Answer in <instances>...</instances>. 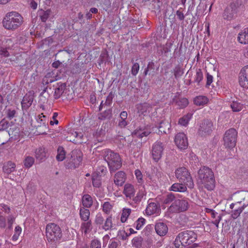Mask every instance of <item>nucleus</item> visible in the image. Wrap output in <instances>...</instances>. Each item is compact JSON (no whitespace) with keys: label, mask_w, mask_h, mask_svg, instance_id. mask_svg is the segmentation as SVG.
<instances>
[{"label":"nucleus","mask_w":248,"mask_h":248,"mask_svg":"<svg viewBox=\"0 0 248 248\" xmlns=\"http://www.w3.org/2000/svg\"><path fill=\"white\" fill-rule=\"evenodd\" d=\"M23 23V18L22 16L14 11L7 13L2 20L3 27L11 31L18 29Z\"/></svg>","instance_id":"1"},{"label":"nucleus","mask_w":248,"mask_h":248,"mask_svg":"<svg viewBox=\"0 0 248 248\" xmlns=\"http://www.w3.org/2000/svg\"><path fill=\"white\" fill-rule=\"evenodd\" d=\"M198 177L204 187L208 190H213L215 186L214 174L208 167H203L198 171Z\"/></svg>","instance_id":"2"},{"label":"nucleus","mask_w":248,"mask_h":248,"mask_svg":"<svg viewBox=\"0 0 248 248\" xmlns=\"http://www.w3.org/2000/svg\"><path fill=\"white\" fill-rule=\"evenodd\" d=\"M197 239V234L192 231L182 232L177 235L174 242L176 248H183L187 247Z\"/></svg>","instance_id":"3"},{"label":"nucleus","mask_w":248,"mask_h":248,"mask_svg":"<svg viewBox=\"0 0 248 248\" xmlns=\"http://www.w3.org/2000/svg\"><path fill=\"white\" fill-rule=\"evenodd\" d=\"M45 236L46 240L48 243H57L62 237V232L60 227L54 223L47 224L46 227Z\"/></svg>","instance_id":"4"},{"label":"nucleus","mask_w":248,"mask_h":248,"mask_svg":"<svg viewBox=\"0 0 248 248\" xmlns=\"http://www.w3.org/2000/svg\"><path fill=\"white\" fill-rule=\"evenodd\" d=\"M175 176L180 183L186 185L189 188L194 187V185L192 177L186 168H178L175 171Z\"/></svg>","instance_id":"5"},{"label":"nucleus","mask_w":248,"mask_h":248,"mask_svg":"<svg viewBox=\"0 0 248 248\" xmlns=\"http://www.w3.org/2000/svg\"><path fill=\"white\" fill-rule=\"evenodd\" d=\"M237 134V131L233 128H230L225 132L223 136V144L226 148L232 149L235 146Z\"/></svg>","instance_id":"6"},{"label":"nucleus","mask_w":248,"mask_h":248,"mask_svg":"<svg viewBox=\"0 0 248 248\" xmlns=\"http://www.w3.org/2000/svg\"><path fill=\"white\" fill-rule=\"evenodd\" d=\"M189 206L186 200L176 199L168 208V212L170 213L183 212L187 210Z\"/></svg>","instance_id":"7"},{"label":"nucleus","mask_w":248,"mask_h":248,"mask_svg":"<svg viewBox=\"0 0 248 248\" xmlns=\"http://www.w3.org/2000/svg\"><path fill=\"white\" fill-rule=\"evenodd\" d=\"M214 129L212 122L208 119L204 120L200 125L198 130V134L201 137L209 135Z\"/></svg>","instance_id":"8"},{"label":"nucleus","mask_w":248,"mask_h":248,"mask_svg":"<svg viewBox=\"0 0 248 248\" xmlns=\"http://www.w3.org/2000/svg\"><path fill=\"white\" fill-rule=\"evenodd\" d=\"M109 170L111 171H115L122 166V161L120 156L117 153L109 151Z\"/></svg>","instance_id":"9"},{"label":"nucleus","mask_w":248,"mask_h":248,"mask_svg":"<svg viewBox=\"0 0 248 248\" xmlns=\"http://www.w3.org/2000/svg\"><path fill=\"white\" fill-rule=\"evenodd\" d=\"M164 149V145L160 141H157L153 145L152 155L154 160L157 162L161 158Z\"/></svg>","instance_id":"10"},{"label":"nucleus","mask_w":248,"mask_h":248,"mask_svg":"<svg viewBox=\"0 0 248 248\" xmlns=\"http://www.w3.org/2000/svg\"><path fill=\"white\" fill-rule=\"evenodd\" d=\"M174 141L178 148L181 150H185L188 146L187 139L184 133H178L175 136Z\"/></svg>","instance_id":"11"},{"label":"nucleus","mask_w":248,"mask_h":248,"mask_svg":"<svg viewBox=\"0 0 248 248\" xmlns=\"http://www.w3.org/2000/svg\"><path fill=\"white\" fill-rule=\"evenodd\" d=\"M240 85L245 88H248V65L243 67L239 74Z\"/></svg>","instance_id":"12"},{"label":"nucleus","mask_w":248,"mask_h":248,"mask_svg":"<svg viewBox=\"0 0 248 248\" xmlns=\"http://www.w3.org/2000/svg\"><path fill=\"white\" fill-rule=\"evenodd\" d=\"M238 12V10L236 8L230 4L225 8L223 13V16L224 19L230 20L235 18L237 16Z\"/></svg>","instance_id":"13"},{"label":"nucleus","mask_w":248,"mask_h":248,"mask_svg":"<svg viewBox=\"0 0 248 248\" xmlns=\"http://www.w3.org/2000/svg\"><path fill=\"white\" fill-rule=\"evenodd\" d=\"M160 211L159 204L155 202L149 203L146 209V213L148 215H152L155 214H158Z\"/></svg>","instance_id":"14"},{"label":"nucleus","mask_w":248,"mask_h":248,"mask_svg":"<svg viewBox=\"0 0 248 248\" xmlns=\"http://www.w3.org/2000/svg\"><path fill=\"white\" fill-rule=\"evenodd\" d=\"M155 126L158 129L159 132H160L161 134H166L169 131L170 124L167 121L161 120L155 124Z\"/></svg>","instance_id":"15"},{"label":"nucleus","mask_w":248,"mask_h":248,"mask_svg":"<svg viewBox=\"0 0 248 248\" xmlns=\"http://www.w3.org/2000/svg\"><path fill=\"white\" fill-rule=\"evenodd\" d=\"M155 230L157 234L160 236L166 235L168 231L167 225L163 222H157L155 225Z\"/></svg>","instance_id":"16"},{"label":"nucleus","mask_w":248,"mask_h":248,"mask_svg":"<svg viewBox=\"0 0 248 248\" xmlns=\"http://www.w3.org/2000/svg\"><path fill=\"white\" fill-rule=\"evenodd\" d=\"M151 132L145 128L143 127H139L138 128L135 130L132 135L133 136H135L139 138H142L144 137L148 136Z\"/></svg>","instance_id":"17"},{"label":"nucleus","mask_w":248,"mask_h":248,"mask_svg":"<svg viewBox=\"0 0 248 248\" xmlns=\"http://www.w3.org/2000/svg\"><path fill=\"white\" fill-rule=\"evenodd\" d=\"M126 179L125 173L122 171L117 172L114 176V182L118 186H122Z\"/></svg>","instance_id":"18"},{"label":"nucleus","mask_w":248,"mask_h":248,"mask_svg":"<svg viewBox=\"0 0 248 248\" xmlns=\"http://www.w3.org/2000/svg\"><path fill=\"white\" fill-rule=\"evenodd\" d=\"M54 97L55 98H59L62 94L65 89L66 85L65 83L61 82L58 83L56 86H54Z\"/></svg>","instance_id":"19"},{"label":"nucleus","mask_w":248,"mask_h":248,"mask_svg":"<svg viewBox=\"0 0 248 248\" xmlns=\"http://www.w3.org/2000/svg\"><path fill=\"white\" fill-rule=\"evenodd\" d=\"M237 39L241 44H248V28L245 29L238 34Z\"/></svg>","instance_id":"20"},{"label":"nucleus","mask_w":248,"mask_h":248,"mask_svg":"<svg viewBox=\"0 0 248 248\" xmlns=\"http://www.w3.org/2000/svg\"><path fill=\"white\" fill-rule=\"evenodd\" d=\"M84 135L81 133H78L77 132H74L72 133L69 136L70 141L76 143H81L83 142L82 139L83 138Z\"/></svg>","instance_id":"21"},{"label":"nucleus","mask_w":248,"mask_h":248,"mask_svg":"<svg viewBox=\"0 0 248 248\" xmlns=\"http://www.w3.org/2000/svg\"><path fill=\"white\" fill-rule=\"evenodd\" d=\"M186 186H187L184 183H174L170 187V190L175 192H184L186 191Z\"/></svg>","instance_id":"22"},{"label":"nucleus","mask_w":248,"mask_h":248,"mask_svg":"<svg viewBox=\"0 0 248 248\" xmlns=\"http://www.w3.org/2000/svg\"><path fill=\"white\" fill-rule=\"evenodd\" d=\"M103 109H104V110L102 111L99 116V118L102 120L106 118L108 116V105L106 102L104 104L102 101L99 106V110L102 111Z\"/></svg>","instance_id":"23"},{"label":"nucleus","mask_w":248,"mask_h":248,"mask_svg":"<svg viewBox=\"0 0 248 248\" xmlns=\"http://www.w3.org/2000/svg\"><path fill=\"white\" fill-rule=\"evenodd\" d=\"M135 190L133 186L129 184H126L124 186V193L127 197L131 198L134 195Z\"/></svg>","instance_id":"24"},{"label":"nucleus","mask_w":248,"mask_h":248,"mask_svg":"<svg viewBox=\"0 0 248 248\" xmlns=\"http://www.w3.org/2000/svg\"><path fill=\"white\" fill-rule=\"evenodd\" d=\"M208 102V99L203 95L196 96L194 99V104L197 106H203L206 104Z\"/></svg>","instance_id":"25"},{"label":"nucleus","mask_w":248,"mask_h":248,"mask_svg":"<svg viewBox=\"0 0 248 248\" xmlns=\"http://www.w3.org/2000/svg\"><path fill=\"white\" fill-rule=\"evenodd\" d=\"M33 100V97L32 94H26L24 97H23V99L22 101V106L23 107H30Z\"/></svg>","instance_id":"26"},{"label":"nucleus","mask_w":248,"mask_h":248,"mask_svg":"<svg viewBox=\"0 0 248 248\" xmlns=\"http://www.w3.org/2000/svg\"><path fill=\"white\" fill-rule=\"evenodd\" d=\"M173 102H175L179 108H184L188 104V101L186 98H177L173 101Z\"/></svg>","instance_id":"27"},{"label":"nucleus","mask_w":248,"mask_h":248,"mask_svg":"<svg viewBox=\"0 0 248 248\" xmlns=\"http://www.w3.org/2000/svg\"><path fill=\"white\" fill-rule=\"evenodd\" d=\"M82 202L84 207L89 208L93 204V199L90 195L85 194L82 197Z\"/></svg>","instance_id":"28"},{"label":"nucleus","mask_w":248,"mask_h":248,"mask_svg":"<svg viewBox=\"0 0 248 248\" xmlns=\"http://www.w3.org/2000/svg\"><path fill=\"white\" fill-rule=\"evenodd\" d=\"M155 67L154 63L153 62H149L147 68L145 69L144 74L145 76L147 75L154 76L155 74Z\"/></svg>","instance_id":"29"},{"label":"nucleus","mask_w":248,"mask_h":248,"mask_svg":"<svg viewBox=\"0 0 248 248\" xmlns=\"http://www.w3.org/2000/svg\"><path fill=\"white\" fill-rule=\"evenodd\" d=\"M79 215L81 219L84 221H86L89 218L90 212L88 209L82 207L80 209Z\"/></svg>","instance_id":"30"},{"label":"nucleus","mask_w":248,"mask_h":248,"mask_svg":"<svg viewBox=\"0 0 248 248\" xmlns=\"http://www.w3.org/2000/svg\"><path fill=\"white\" fill-rule=\"evenodd\" d=\"M151 107L150 104L148 103H144L138 105L137 109L138 112L144 114L145 112H146L148 109Z\"/></svg>","instance_id":"31"},{"label":"nucleus","mask_w":248,"mask_h":248,"mask_svg":"<svg viewBox=\"0 0 248 248\" xmlns=\"http://www.w3.org/2000/svg\"><path fill=\"white\" fill-rule=\"evenodd\" d=\"M173 74L175 78L177 79L181 78L184 74V69L180 65H177L173 69Z\"/></svg>","instance_id":"32"},{"label":"nucleus","mask_w":248,"mask_h":248,"mask_svg":"<svg viewBox=\"0 0 248 248\" xmlns=\"http://www.w3.org/2000/svg\"><path fill=\"white\" fill-rule=\"evenodd\" d=\"M92 182L94 187H99L101 185V176L94 173L92 177Z\"/></svg>","instance_id":"33"},{"label":"nucleus","mask_w":248,"mask_h":248,"mask_svg":"<svg viewBox=\"0 0 248 248\" xmlns=\"http://www.w3.org/2000/svg\"><path fill=\"white\" fill-rule=\"evenodd\" d=\"M50 10H47L46 11L40 10L39 11V15L40 17L41 20L43 22H46L51 14Z\"/></svg>","instance_id":"34"},{"label":"nucleus","mask_w":248,"mask_h":248,"mask_svg":"<svg viewBox=\"0 0 248 248\" xmlns=\"http://www.w3.org/2000/svg\"><path fill=\"white\" fill-rule=\"evenodd\" d=\"M22 231V228L20 226H16L14 229V234L12 237V241H16L18 240L20 235L21 234Z\"/></svg>","instance_id":"35"},{"label":"nucleus","mask_w":248,"mask_h":248,"mask_svg":"<svg viewBox=\"0 0 248 248\" xmlns=\"http://www.w3.org/2000/svg\"><path fill=\"white\" fill-rule=\"evenodd\" d=\"M16 165L12 162H8L3 167V170L7 173H10L15 170Z\"/></svg>","instance_id":"36"},{"label":"nucleus","mask_w":248,"mask_h":248,"mask_svg":"<svg viewBox=\"0 0 248 248\" xmlns=\"http://www.w3.org/2000/svg\"><path fill=\"white\" fill-rule=\"evenodd\" d=\"M231 107L234 112H238L243 108V105L237 101H233L231 104Z\"/></svg>","instance_id":"37"},{"label":"nucleus","mask_w":248,"mask_h":248,"mask_svg":"<svg viewBox=\"0 0 248 248\" xmlns=\"http://www.w3.org/2000/svg\"><path fill=\"white\" fill-rule=\"evenodd\" d=\"M176 200V199L174 195L172 193H170L166 195L163 201V203L166 204H170L174 202Z\"/></svg>","instance_id":"38"},{"label":"nucleus","mask_w":248,"mask_h":248,"mask_svg":"<svg viewBox=\"0 0 248 248\" xmlns=\"http://www.w3.org/2000/svg\"><path fill=\"white\" fill-rule=\"evenodd\" d=\"M92 228L91 221L84 222L81 224V229L84 233L86 234L90 231Z\"/></svg>","instance_id":"39"},{"label":"nucleus","mask_w":248,"mask_h":248,"mask_svg":"<svg viewBox=\"0 0 248 248\" xmlns=\"http://www.w3.org/2000/svg\"><path fill=\"white\" fill-rule=\"evenodd\" d=\"M246 0H232L230 4L239 11V9L245 3Z\"/></svg>","instance_id":"40"},{"label":"nucleus","mask_w":248,"mask_h":248,"mask_svg":"<svg viewBox=\"0 0 248 248\" xmlns=\"http://www.w3.org/2000/svg\"><path fill=\"white\" fill-rule=\"evenodd\" d=\"M34 163V159L31 156H27L24 159V165L27 168H31Z\"/></svg>","instance_id":"41"},{"label":"nucleus","mask_w":248,"mask_h":248,"mask_svg":"<svg viewBox=\"0 0 248 248\" xmlns=\"http://www.w3.org/2000/svg\"><path fill=\"white\" fill-rule=\"evenodd\" d=\"M142 241L143 238L141 236H137L133 239L132 242L135 247L140 248L141 247Z\"/></svg>","instance_id":"42"},{"label":"nucleus","mask_w":248,"mask_h":248,"mask_svg":"<svg viewBox=\"0 0 248 248\" xmlns=\"http://www.w3.org/2000/svg\"><path fill=\"white\" fill-rule=\"evenodd\" d=\"M58 154L56 156V158L58 161H62L65 157V152L63 148L62 147H59L58 148Z\"/></svg>","instance_id":"43"},{"label":"nucleus","mask_w":248,"mask_h":248,"mask_svg":"<svg viewBox=\"0 0 248 248\" xmlns=\"http://www.w3.org/2000/svg\"><path fill=\"white\" fill-rule=\"evenodd\" d=\"M131 213V209L129 208H124L123 210V213L122 214L121 220L122 222H125L129 216L130 215Z\"/></svg>","instance_id":"44"},{"label":"nucleus","mask_w":248,"mask_h":248,"mask_svg":"<svg viewBox=\"0 0 248 248\" xmlns=\"http://www.w3.org/2000/svg\"><path fill=\"white\" fill-rule=\"evenodd\" d=\"M46 153L45 150L42 148H39L36 151V157L37 159L42 160L45 158Z\"/></svg>","instance_id":"45"},{"label":"nucleus","mask_w":248,"mask_h":248,"mask_svg":"<svg viewBox=\"0 0 248 248\" xmlns=\"http://www.w3.org/2000/svg\"><path fill=\"white\" fill-rule=\"evenodd\" d=\"M36 120L37 122L40 124V125L45 124L47 121V117L44 115L43 113L39 114L37 116Z\"/></svg>","instance_id":"46"},{"label":"nucleus","mask_w":248,"mask_h":248,"mask_svg":"<svg viewBox=\"0 0 248 248\" xmlns=\"http://www.w3.org/2000/svg\"><path fill=\"white\" fill-rule=\"evenodd\" d=\"M236 208H237L232 211V213L231 214V217L234 219H236L238 217H239L242 212V210L239 208V205L236 207Z\"/></svg>","instance_id":"47"},{"label":"nucleus","mask_w":248,"mask_h":248,"mask_svg":"<svg viewBox=\"0 0 248 248\" xmlns=\"http://www.w3.org/2000/svg\"><path fill=\"white\" fill-rule=\"evenodd\" d=\"M16 217V216L12 214L9 215L7 217L6 220L8 227L10 229L12 228V225L15 221Z\"/></svg>","instance_id":"48"},{"label":"nucleus","mask_w":248,"mask_h":248,"mask_svg":"<svg viewBox=\"0 0 248 248\" xmlns=\"http://www.w3.org/2000/svg\"><path fill=\"white\" fill-rule=\"evenodd\" d=\"M10 211L11 209L8 205L4 204H0V216H2L1 215V211L4 212L5 214H9L10 213Z\"/></svg>","instance_id":"49"},{"label":"nucleus","mask_w":248,"mask_h":248,"mask_svg":"<svg viewBox=\"0 0 248 248\" xmlns=\"http://www.w3.org/2000/svg\"><path fill=\"white\" fill-rule=\"evenodd\" d=\"M203 78V74L202 70L199 69L196 72V77L194 81L198 83V84L202 80Z\"/></svg>","instance_id":"50"},{"label":"nucleus","mask_w":248,"mask_h":248,"mask_svg":"<svg viewBox=\"0 0 248 248\" xmlns=\"http://www.w3.org/2000/svg\"><path fill=\"white\" fill-rule=\"evenodd\" d=\"M101 242L96 239H93L91 243V248H101Z\"/></svg>","instance_id":"51"},{"label":"nucleus","mask_w":248,"mask_h":248,"mask_svg":"<svg viewBox=\"0 0 248 248\" xmlns=\"http://www.w3.org/2000/svg\"><path fill=\"white\" fill-rule=\"evenodd\" d=\"M145 219L142 217L139 218L136 221V228L137 230H140L145 223Z\"/></svg>","instance_id":"52"},{"label":"nucleus","mask_w":248,"mask_h":248,"mask_svg":"<svg viewBox=\"0 0 248 248\" xmlns=\"http://www.w3.org/2000/svg\"><path fill=\"white\" fill-rule=\"evenodd\" d=\"M140 69V65L139 63L136 62L135 63L132 67L131 70V73L133 76H136L138 74L139 70Z\"/></svg>","instance_id":"53"},{"label":"nucleus","mask_w":248,"mask_h":248,"mask_svg":"<svg viewBox=\"0 0 248 248\" xmlns=\"http://www.w3.org/2000/svg\"><path fill=\"white\" fill-rule=\"evenodd\" d=\"M135 175L138 179V181L139 183H141L142 181V174L141 171L139 170H135Z\"/></svg>","instance_id":"54"},{"label":"nucleus","mask_w":248,"mask_h":248,"mask_svg":"<svg viewBox=\"0 0 248 248\" xmlns=\"http://www.w3.org/2000/svg\"><path fill=\"white\" fill-rule=\"evenodd\" d=\"M6 219L3 216H0V228H5L6 226Z\"/></svg>","instance_id":"55"},{"label":"nucleus","mask_w":248,"mask_h":248,"mask_svg":"<svg viewBox=\"0 0 248 248\" xmlns=\"http://www.w3.org/2000/svg\"><path fill=\"white\" fill-rule=\"evenodd\" d=\"M188 118L183 117L179 119L178 123L181 125L185 126L188 124Z\"/></svg>","instance_id":"56"},{"label":"nucleus","mask_w":248,"mask_h":248,"mask_svg":"<svg viewBox=\"0 0 248 248\" xmlns=\"http://www.w3.org/2000/svg\"><path fill=\"white\" fill-rule=\"evenodd\" d=\"M0 54L4 57H8L9 53L7 50V47H1L0 50Z\"/></svg>","instance_id":"57"},{"label":"nucleus","mask_w":248,"mask_h":248,"mask_svg":"<svg viewBox=\"0 0 248 248\" xmlns=\"http://www.w3.org/2000/svg\"><path fill=\"white\" fill-rule=\"evenodd\" d=\"M73 160L74 161V166L75 168H76L78 167V166L80 162L82 160V158L80 156V155H79L78 156H77L76 157V158H74L73 159Z\"/></svg>","instance_id":"58"},{"label":"nucleus","mask_w":248,"mask_h":248,"mask_svg":"<svg viewBox=\"0 0 248 248\" xmlns=\"http://www.w3.org/2000/svg\"><path fill=\"white\" fill-rule=\"evenodd\" d=\"M58 116V113L56 112H54L53 114L52 118L53 121H51L50 124L51 125H54V124H58V121L56 120V118Z\"/></svg>","instance_id":"59"},{"label":"nucleus","mask_w":248,"mask_h":248,"mask_svg":"<svg viewBox=\"0 0 248 248\" xmlns=\"http://www.w3.org/2000/svg\"><path fill=\"white\" fill-rule=\"evenodd\" d=\"M104 221L103 217L101 215H97L96 217L95 221L97 224H101Z\"/></svg>","instance_id":"60"},{"label":"nucleus","mask_w":248,"mask_h":248,"mask_svg":"<svg viewBox=\"0 0 248 248\" xmlns=\"http://www.w3.org/2000/svg\"><path fill=\"white\" fill-rule=\"evenodd\" d=\"M213 82V76L209 74V73L207 74V81H206V86H209L211 83Z\"/></svg>","instance_id":"61"},{"label":"nucleus","mask_w":248,"mask_h":248,"mask_svg":"<svg viewBox=\"0 0 248 248\" xmlns=\"http://www.w3.org/2000/svg\"><path fill=\"white\" fill-rule=\"evenodd\" d=\"M127 123L125 121V120L121 119L119 120V122L118 123V126L121 128L124 127L126 125H127Z\"/></svg>","instance_id":"62"},{"label":"nucleus","mask_w":248,"mask_h":248,"mask_svg":"<svg viewBox=\"0 0 248 248\" xmlns=\"http://www.w3.org/2000/svg\"><path fill=\"white\" fill-rule=\"evenodd\" d=\"M176 15L180 20H183L185 18L184 14L179 10L177 11Z\"/></svg>","instance_id":"63"},{"label":"nucleus","mask_w":248,"mask_h":248,"mask_svg":"<svg viewBox=\"0 0 248 248\" xmlns=\"http://www.w3.org/2000/svg\"><path fill=\"white\" fill-rule=\"evenodd\" d=\"M221 219V217L220 216H218L217 217V218L212 222V223L216 225V226L218 228V224L220 222V221Z\"/></svg>","instance_id":"64"}]
</instances>
